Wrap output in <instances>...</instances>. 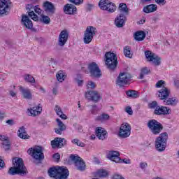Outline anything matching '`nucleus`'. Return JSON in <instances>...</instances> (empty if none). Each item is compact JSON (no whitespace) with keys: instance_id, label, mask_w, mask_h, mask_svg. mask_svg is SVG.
Instances as JSON below:
<instances>
[{"instance_id":"nucleus-1","label":"nucleus","mask_w":179,"mask_h":179,"mask_svg":"<svg viewBox=\"0 0 179 179\" xmlns=\"http://www.w3.org/2000/svg\"><path fill=\"white\" fill-rule=\"evenodd\" d=\"M13 166L9 168L8 174L9 176H21L22 177L27 176L29 171L23 163L22 158L15 157L13 159Z\"/></svg>"},{"instance_id":"nucleus-2","label":"nucleus","mask_w":179,"mask_h":179,"mask_svg":"<svg viewBox=\"0 0 179 179\" xmlns=\"http://www.w3.org/2000/svg\"><path fill=\"white\" fill-rule=\"evenodd\" d=\"M48 176L55 179H67L69 171L65 166H53L48 169Z\"/></svg>"},{"instance_id":"nucleus-3","label":"nucleus","mask_w":179,"mask_h":179,"mask_svg":"<svg viewBox=\"0 0 179 179\" xmlns=\"http://www.w3.org/2000/svg\"><path fill=\"white\" fill-rule=\"evenodd\" d=\"M105 64L110 71H114L118 65V57L115 53L107 52L105 54Z\"/></svg>"},{"instance_id":"nucleus-4","label":"nucleus","mask_w":179,"mask_h":179,"mask_svg":"<svg viewBox=\"0 0 179 179\" xmlns=\"http://www.w3.org/2000/svg\"><path fill=\"white\" fill-rule=\"evenodd\" d=\"M167 139H169V134L167 132H164L156 138L155 148L158 152H164L166 150L167 146Z\"/></svg>"},{"instance_id":"nucleus-5","label":"nucleus","mask_w":179,"mask_h":179,"mask_svg":"<svg viewBox=\"0 0 179 179\" xmlns=\"http://www.w3.org/2000/svg\"><path fill=\"white\" fill-rule=\"evenodd\" d=\"M152 135H159L163 131V124L156 120H150L147 124Z\"/></svg>"},{"instance_id":"nucleus-6","label":"nucleus","mask_w":179,"mask_h":179,"mask_svg":"<svg viewBox=\"0 0 179 179\" xmlns=\"http://www.w3.org/2000/svg\"><path fill=\"white\" fill-rule=\"evenodd\" d=\"M99 6L101 10H106L108 13H114L117 10V6L110 0H100Z\"/></svg>"},{"instance_id":"nucleus-7","label":"nucleus","mask_w":179,"mask_h":179,"mask_svg":"<svg viewBox=\"0 0 179 179\" xmlns=\"http://www.w3.org/2000/svg\"><path fill=\"white\" fill-rule=\"evenodd\" d=\"M28 152L37 162L44 160V152H43V147L41 146L31 148L29 149Z\"/></svg>"},{"instance_id":"nucleus-8","label":"nucleus","mask_w":179,"mask_h":179,"mask_svg":"<svg viewBox=\"0 0 179 179\" xmlns=\"http://www.w3.org/2000/svg\"><path fill=\"white\" fill-rule=\"evenodd\" d=\"M145 57L148 62H150V64H152L155 66H159L162 64V59L150 50H146L145 52Z\"/></svg>"},{"instance_id":"nucleus-9","label":"nucleus","mask_w":179,"mask_h":179,"mask_svg":"<svg viewBox=\"0 0 179 179\" xmlns=\"http://www.w3.org/2000/svg\"><path fill=\"white\" fill-rule=\"evenodd\" d=\"M97 33V29L93 26L87 27L85 33H84V43L85 44H90L93 37L96 36Z\"/></svg>"},{"instance_id":"nucleus-10","label":"nucleus","mask_w":179,"mask_h":179,"mask_svg":"<svg viewBox=\"0 0 179 179\" xmlns=\"http://www.w3.org/2000/svg\"><path fill=\"white\" fill-rule=\"evenodd\" d=\"M70 158L71 160L73 162L75 166L78 171H85V170H86V162H85L80 157L71 155Z\"/></svg>"},{"instance_id":"nucleus-11","label":"nucleus","mask_w":179,"mask_h":179,"mask_svg":"<svg viewBox=\"0 0 179 179\" xmlns=\"http://www.w3.org/2000/svg\"><path fill=\"white\" fill-rule=\"evenodd\" d=\"M88 70L92 78H101V70L100 69V67H99V65L96 64V62H92L88 64Z\"/></svg>"},{"instance_id":"nucleus-12","label":"nucleus","mask_w":179,"mask_h":179,"mask_svg":"<svg viewBox=\"0 0 179 179\" xmlns=\"http://www.w3.org/2000/svg\"><path fill=\"white\" fill-rule=\"evenodd\" d=\"M131 135V125L128 123H123L121 124L119 131L118 136L122 139H125V138H129Z\"/></svg>"},{"instance_id":"nucleus-13","label":"nucleus","mask_w":179,"mask_h":179,"mask_svg":"<svg viewBox=\"0 0 179 179\" xmlns=\"http://www.w3.org/2000/svg\"><path fill=\"white\" fill-rule=\"evenodd\" d=\"M131 78L132 76L128 73H120L116 80V84L120 87H122V86H125V85L129 83V79Z\"/></svg>"},{"instance_id":"nucleus-14","label":"nucleus","mask_w":179,"mask_h":179,"mask_svg":"<svg viewBox=\"0 0 179 179\" xmlns=\"http://www.w3.org/2000/svg\"><path fill=\"white\" fill-rule=\"evenodd\" d=\"M85 99L94 103H99L101 100V94L97 91L88 90L85 94Z\"/></svg>"},{"instance_id":"nucleus-15","label":"nucleus","mask_w":179,"mask_h":179,"mask_svg":"<svg viewBox=\"0 0 179 179\" xmlns=\"http://www.w3.org/2000/svg\"><path fill=\"white\" fill-rule=\"evenodd\" d=\"M10 6H12L10 0H0V16L8 15Z\"/></svg>"},{"instance_id":"nucleus-16","label":"nucleus","mask_w":179,"mask_h":179,"mask_svg":"<svg viewBox=\"0 0 179 179\" xmlns=\"http://www.w3.org/2000/svg\"><path fill=\"white\" fill-rule=\"evenodd\" d=\"M69 37V32L66 30H63L60 32L58 38V44L60 47H64L65 44H66V41H68V38Z\"/></svg>"},{"instance_id":"nucleus-17","label":"nucleus","mask_w":179,"mask_h":179,"mask_svg":"<svg viewBox=\"0 0 179 179\" xmlns=\"http://www.w3.org/2000/svg\"><path fill=\"white\" fill-rule=\"evenodd\" d=\"M43 6L45 12L48 13L49 16L55 13V6H54V3H52V2L45 1L43 3Z\"/></svg>"},{"instance_id":"nucleus-18","label":"nucleus","mask_w":179,"mask_h":179,"mask_svg":"<svg viewBox=\"0 0 179 179\" xmlns=\"http://www.w3.org/2000/svg\"><path fill=\"white\" fill-rule=\"evenodd\" d=\"M171 113V110L166 106H158L154 110L155 115H167Z\"/></svg>"},{"instance_id":"nucleus-19","label":"nucleus","mask_w":179,"mask_h":179,"mask_svg":"<svg viewBox=\"0 0 179 179\" xmlns=\"http://www.w3.org/2000/svg\"><path fill=\"white\" fill-rule=\"evenodd\" d=\"M43 108L38 105L37 106L28 108L27 113L29 117H37V115H40V114H41Z\"/></svg>"},{"instance_id":"nucleus-20","label":"nucleus","mask_w":179,"mask_h":179,"mask_svg":"<svg viewBox=\"0 0 179 179\" xmlns=\"http://www.w3.org/2000/svg\"><path fill=\"white\" fill-rule=\"evenodd\" d=\"M64 12L66 15H76L78 13V8L73 4L67 3L64 7Z\"/></svg>"},{"instance_id":"nucleus-21","label":"nucleus","mask_w":179,"mask_h":179,"mask_svg":"<svg viewBox=\"0 0 179 179\" xmlns=\"http://www.w3.org/2000/svg\"><path fill=\"white\" fill-rule=\"evenodd\" d=\"M64 143H66L65 138L57 137L51 141V146L53 149H55V148H61L64 146Z\"/></svg>"},{"instance_id":"nucleus-22","label":"nucleus","mask_w":179,"mask_h":179,"mask_svg":"<svg viewBox=\"0 0 179 179\" xmlns=\"http://www.w3.org/2000/svg\"><path fill=\"white\" fill-rule=\"evenodd\" d=\"M107 158L115 163H120L121 161L120 152L118 151H110L107 155Z\"/></svg>"},{"instance_id":"nucleus-23","label":"nucleus","mask_w":179,"mask_h":179,"mask_svg":"<svg viewBox=\"0 0 179 179\" xmlns=\"http://www.w3.org/2000/svg\"><path fill=\"white\" fill-rule=\"evenodd\" d=\"M56 122H57V127L55 128V132L57 135H62V132L66 131V126L60 119H56Z\"/></svg>"},{"instance_id":"nucleus-24","label":"nucleus","mask_w":179,"mask_h":179,"mask_svg":"<svg viewBox=\"0 0 179 179\" xmlns=\"http://www.w3.org/2000/svg\"><path fill=\"white\" fill-rule=\"evenodd\" d=\"M108 133L107 131L104 129L103 127H98L96 130V135L99 139L101 141H104V139H107Z\"/></svg>"},{"instance_id":"nucleus-25","label":"nucleus","mask_w":179,"mask_h":179,"mask_svg":"<svg viewBox=\"0 0 179 179\" xmlns=\"http://www.w3.org/2000/svg\"><path fill=\"white\" fill-rule=\"evenodd\" d=\"M21 22L22 24H23L26 27V29H33V22H31V20H30V18H29V16L26 15H22Z\"/></svg>"},{"instance_id":"nucleus-26","label":"nucleus","mask_w":179,"mask_h":179,"mask_svg":"<svg viewBox=\"0 0 179 179\" xmlns=\"http://www.w3.org/2000/svg\"><path fill=\"white\" fill-rule=\"evenodd\" d=\"M127 20V17L123 13H120L119 16H117L115 20V24L117 27H124V24H125V20Z\"/></svg>"},{"instance_id":"nucleus-27","label":"nucleus","mask_w":179,"mask_h":179,"mask_svg":"<svg viewBox=\"0 0 179 179\" xmlns=\"http://www.w3.org/2000/svg\"><path fill=\"white\" fill-rule=\"evenodd\" d=\"M157 94L160 100H166V99H168L170 96V90L166 87H164L162 90L158 91Z\"/></svg>"},{"instance_id":"nucleus-28","label":"nucleus","mask_w":179,"mask_h":179,"mask_svg":"<svg viewBox=\"0 0 179 179\" xmlns=\"http://www.w3.org/2000/svg\"><path fill=\"white\" fill-rule=\"evenodd\" d=\"M20 92L22 93L23 99H26L27 100H31L33 99L31 91L29 89L21 86L20 87Z\"/></svg>"},{"instance_id":"nucleus-29","label":"nucleus","mask_w":179,"mask_h":179,"mask_svg":"<svg viewBox=\"0 0 179 179\" xmlns=\"http://www.w3.org/2000/svg\"><path fill=\"white\" fill-rule=\"evenodd\" d=\"M136 41H143L146 37V34L143 31H136L134 34Z\"/></svg>"},{"instance_id":"nucleus-30","label":"nucleus","mask_w":179,"mask_h":179,"mask_svg":"<svg viewBox=\"0 0 179 179\" xmlns=\"http://www.w3.org/2000/svg\"><path fill=\"white\" fill-rule=\"evenodd\" d=\"M18 136L21 138V139H29L30 136L27 135V131H26V127L24 126H22L20 127L18 130Z\"/></svg>"},{"instance_id":"nucleus-31","label":"nucleus","mask_w":179,"mask_h":179,"mask_svg":"<svg viewBox=\"0 0 179 179\" xmlns=\"http://www.w3.org/2000/svg\"><path fill=\"white\" fill-rule=\"evenodd\" d=\"M145 13H152V12H156L157 10V5L156 4H150L145 6L143 9Z\"/></svg>"},{"instance_id":"nucleus-32","label":"nucleus","mask_w":179,"mask_h":179,"mask_svg":"<svg viewBox=\"0 0 179 179\" xmlns=\"http://www.w3.org/2000/svg\"><path fill=\"white\" fill-rule=\"evenodd\" d=\"M118 9L120 13H122L124 16L129 15V9L128 8V6L125 3H120Z\"/></svg>"},{"instance_id":"nucleus-33","label":"nucleus","mask_w":179,"mask_h":179,"mask_svg":"<svg viewBox=\"0 0 179 179\" xmlns=\"http://www.w3.org/2000/svg\"><path fill=\"white\" fill-rule=\"evenodd\" d=\"M56 78L57 81L61 83L65 80L66 78V73L64 72L62 70H60L57 73Z\"/></svg>"},{"instance_id":"nucleus-34","label":"nucleus","mask_w":179,"mask_h":179,"mask_svg":"<svg viewBox=\"0 0 179 179\" xmlns=\"http://www.w3.org/2000/svg\"><path fill=\"white\" fill-rule=\"evenodd\" d=\"M164 102L166 103V106H172L173 107H175V106H177V103H178V99L177 98H169L164 99Z\"/></svg>"},{"instance_id":"nucleus-35","label":"nucleus","mask_w":179,"mask_h":179,"mask_svg":"<svg viewBox=\"0 0 179 179\" xmlns=\"http://www.w3.org/2000/svg\"><path fill=\"white\" fill-rule=\"evenodd\" d=\"M108 120H110V115L107 113H102L96 117L95 121L103 122L104 121H108Z\"/></svg>"},{"instance_id":"nucleus-36","label":"nucleus","mask_w":179,"mask_h":179,"mask_svg":"<svg viewBox=\"0 0 179 179\" xmlns=\"http://www.w3.org/2000/svg\"><path fill=\"white\" fill-rule=\"evenodd\" d=\"M39 22L44 23V24H50L51 23V18L48 15H41L39 17Z\"/></svg>"},{"instance_id":"nucleus-37","label":"nucleus","mask_w":179,"mask_h":179,"mask_svg":"<svg viewBox=\"0 0 179 179\" xmlns=\"http://www.w3.org/2000/svg\"><path fill=\"white\" fill-rule=\"evenodd\" d=\"M34 10V12L37 13L38 15H41V8H38V6H33L31 4H28L27 6V10Z\"/></svg>"},{"instance_id":"nucleus-38","label":"nucleus","mask_w":179,"mask_h":179,"mask_svg":"<svg viewBox=\"0 0 179 179\" xmlns=\"http://www.w3.org/2000/svg\"><path fill=\"white\" fill-rule=\"evenodd\" d=\"M123 52L124 57H126L127 58H132L133 54L131 52V47L125 46L123 49Z\"/></svg>"},{"instance_id":"nucleus-39","label":"nucleus","mask_w":179,"mask_h":179,"mask_svg":"<svg viewBox=\"0 0 179 179\" xmlns=\"http://www.w3.org/2000/svg\"><path fill=\"white\" fill-rule=\"evenodd\" d=\"M97 177H99L100 178H104L108 176V173L106 169H99L96 172Z\"/></svg>"},{"instance_id":"nucleus-40","label":"nucleus","mask_w":179,"mask_h":179,"mask_svg":"<svg viewBox=\"0 0 179 179\" xmlns=\"http://www.w3.org/2000/svg\"><path fill=\"white\" fill-rule=\"evenodd\" d=\"M150 73V69L148 67H144L141 69V72L140 73V79H143L145 75H149Z\"/></svg>"},{"instance_id":"nucleus-41","label":"nucleus","mask_w":179,"mask_h":179,"mask_svg":"<svg viewBox=\"0 0 179 179\" xmlns=\"http://www.w3.org/2000/svg\"><path fill=\"white\" fill-rule=\"evenodd\" d=\"M28 15L32 20H34V22H38V15L34 13L33 10H30L28 11Z\"/></svg>"},{"instance_id":"nucleus-42","label":"nucleus","mask_w":179,"mask_h":179,"mask_svg":"<svg viewBox=\"0 0 179 179\" xmlns=\"http://www.w3.org/2000/svg\"><path fill=\"white\" fill-rule=\"evenodd\" d=\"M127 96L131 97L132 99H136L138 97V92L135 90H129L126 92Z\"/></svg>"},{"instance_id":"nucleus-43","label":"nucleus","mask_w":179,"mask_h":179,"mask_svg":"<svg viewBox=\"0 0 179 179\" xmlns=\"http://www.w3.org/2000/svg\"><path fill=\"white\" fill-rule=\"evenodd\" d=\"M24 80L26 82H29V83H36V79H34V77L30 74L26 75Z\"/></svg>"},{"instance_id":"nucleus-44","label":"nucleus","mask_w":179,"mask_h":179,"mask_svg":"<svg viewBox=\"0 0 179 179\" xmlns=\"http://www.w3.org/2000/svg\"><path fill=\"white\" fill-rule=\"evenodd\" d=\"M88 107H91V109L90 111V113L92 114V115H97V113H99V108H97V106L92 105V106H89Z\"/></svg>"},{"instance_id":"nucleus-45","label":"nucleus","mask_w":179,"mask_h":179,"mask_svg":"<svg viewBox=\"0 0 179 179\" xmlns=\"http://www.w3.org/2000/svg\"><path fill=\"white\" fill-rule=\"evenodd\" d=\"M2 146L4 150L8 151L10 149V142L9 141H6L2 143Z\"/></svg>"},{"instance_id":"nucleus-46","label":"nucleus","mask_w":179,"mask_h":179,"mask_svg":"<svg viewBox=\"0 0 179 179\" xmlns=\"http://www.w3.org/2000/svg\"><path fill=\"white\" fill-rule=\"evenodd\" d=\"M72 143H74L75 145H77V146H80V148H85V143L80 142L79 139L74 138L71 141Z\"/></svg>"},{"instance_id":"nucleus-47","label":"nucleus","mask_w":179,"mask_h":179,"mask_svg":"<svg viewBox=\"0 0 179 179\" xmlns=\"http://www.w3.org/2000/svg\"><path fill=\"white\" fill-rule=\"evenodd\" d=\"M166 84V82L163 80H159L156 85H155V87L157 88H160V87H164V85Z\"/></svg>"},{"instance_id":"nucleus-48","label":"nucleus","mask_w":179,"mask_h":179,"mask_svg":"<svg viewBox=\"0 0 179 179\" xmlns=\"http://www.w3.org/2000/svg\"><path fill=\"white\" fill-rule=\"evenodd\" d=\"M158 106H159L157 105V101H152L148 104L149 108H151L152 110H156Z\"/></svg>"},{"instance_id":"nucleus-49","label":"nucleus","mask_w":179,"mask_h":179,"mask_svg":"<svg viewBox=\"0 0 179 179\" xmlns=\"http://www.w3.org/2000/svg\"><path fill=\"white\" fill-rule=\"evenodd\" d=\"M87 87L88 89H92V90L96 89V83H94V82L93 81H88Z\"/></svg>"},{"instance_id":"nucleus-50","label":"nucleus","mask_w":179,"mask_h":179,"mask_svg":"<svg viewBox=\"0 0 179 179\" xmlns=\"http://www.w3.org/2000/svg\"><path fill=\"white\" fill-rule=\"evenodd\" d=\"M69 2H71V3H73L74 5H82V3H83V0H69Z\"/></svg>"},{"instance_id":"nucleus-51","label":"nucleus","mask_w":179,"mask_h":179,"mask_svg":"<svg viewBox=\"0 0 179 179\" xmlns=\"http://www.w3.org/2000/svg\"><path fill=\"white\" fill-rule=\"evenodd\" d=\"M55 111H56V114H57V115L62 114V109H61V107L58 105L55 106Z\"/></svg>"},{"instance_id":"nucleus-52","label":"nucleus","mask_w":179,"mask_h":179,"mask_svg":"<svg viewBox=\"0 0 179 179\" xmlns=\"http://www.w3.org/2000/svg\"><path fill=\"white\" fill-rule=\"evenodd\" d=\"M124 110L127 114H129V115H132V114H134V110H132V108H131V106L126 107Z\"/></svg>"},{"instance_id":"nucleus-53","label":"nucleus","mask_w":179,"mask_h":179,"mask_svg":"<svg viewBox=\"0 0 179 179\" xmlns=\"http://www.w3.org/2000/svg\"><path fill=\"white\" fill-rule=\"evenodd\" d=\"M52 157L56 160V162H59V159H61V155H59V153H55L53 155Z\"/></svg>"},{"instance_id":"nucleus-54","label":"nucleus","mask_w":179,"mask_h":179,"mask_svg":"<svg viewBox=\"0 0 179 179\" xmlns=\"http://www.w3.org/2000/svg\"><path fill=\"white\" fill-rule=\"evenodd\" d=\"M155 2L157 5L164 6L166 3V0H155Z\"/></svg>"},{"instance_id":"nucleus-55","label":"nucleus","mask_w":179,"mask_h":179,"mask_svg":"<svg viewBox=\"0 0 179 179\" xmlns=\"http://www.w3.org/2000/svg\"><path fill=\"white\" fill-rule=\"evenodd\" d=\"M173 85L176 89H179V79H175L173 81Z\"/></svg>"},{"instance_id":"nucleus-56","label":"nucleus","mask_w":179,"mask_h":179,"mask_svg":"<svg viewBox=\"0 0 179 179\" xmlns=\"http://www.w3.org/2000/svg\"><path fill=\"white\" fill-rule=\"evenodd\" d=\"M140 167L143 170V169H146L148 167V163L146 162H141L140 163Z\"/></svg>"},{"instance_id":"nucleus-57","label":"nucleus","mask_w":179,"mask_h":179,"mask_svg":"<svg viewBox=\"0 0 179 179\" xmlns=\"http://www.w3.org/2000/svg\"><path fill=\"white\" fill-rule=\"evenodd\" d=\"M120 163H125V164H131V160L127 159H121Z\"/></svg>"},{"instance_id":"nucleus-58","label":"nucleus","mask_w":179,"mask_h":179,"mask_svg":"<svg viewBox=\"0 0 179 179\" xmlns=\"http://www.w3.org/2000/svg\"><path fill=\"white\" fill-rule=\"evenodd\" d=\"M0 141H3V142H6V141H9L6 136L0 135Z\"/></svg>"},{"instance_id":"nucleus-59","label":"nucleus","mask_w":179,"mask_h":179,"mask_svg":"<svg viewBox=\"0 0 179 179\" xmlns=\"http://www.w3.org/2000/svg\"><path fill=\"white\" fill-rule=\"evenodd\" d=\"M78 86H82L83 85V80L76 79Z\"/></svg>"},{"instance_id":"nucleus-60","label":"nucleus","mask_w":179,"mask_h":179,"mask_svg":"<svg viewBox=\"0 0 179 179\" xmlns=\"http://www.w3.org/2000/svg\"><path fill=\"white\" fill-rule=\"evenodd\" d=\"M6 117V114L4 112H0V120H3Z\"/></svg>"},{"instance_id":"nucleus-61","label":"nucleus","mask_w":179,"mask_h":179,"mask_svg":"<svg viewBox=\"0 0 179 179\" xmlns=\"http://www.w3.org/2000/svg\"><path fill=\"white\" fill-rule=\"evenodd\" d=\"M60 118H62V120H66V118H68L66 117V115L64 114L62 112L60 115H59Z\"/></svg>"},{"instance_id":"nucleus-62","label":"nucleus","mask_w":179,"mask_h":179,"mask_svg":"<svg viewBox=\"0 0 179 179\" xmlns=\"http://www.w3.org/2000/svg\"><path fill=\"white\" fill-rule=\"evenodd\" d=\"M3 167H5V162L0 159V169H3Z\"/></svg>"},{"instance_id":"nucleus-63","label":"nucleus","mask_w":179,"mask_h":179,"mask_svg":"<svg viewBox=\"0 0 179 179\" xmlns=\"http://www.w3.org/2000/svg\"><path fill=\"white\" fill-rule=\"evenodd\" d=\"M6 124L8 125H13L15 122H13V120H6Z\"/></svg>"},{"instance_id":"nucleus-64","label":"nucleus","mask_w":179,"mask_h":179,"mask_svg":"<svg viewBox=\"0 0 179 179\" xmlns=\"http://www.w3.org/2000/svg\"><path fill=\"white\" fill-rule=\"evenodd\" d=\"M93 6H94L93 4H87V10H92V9H93Z\"/></svg>"}]
</instances>
